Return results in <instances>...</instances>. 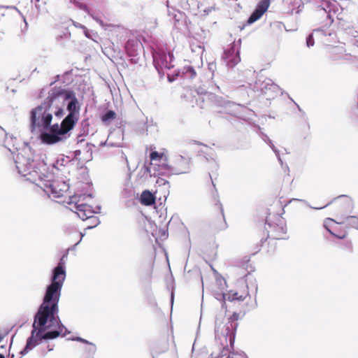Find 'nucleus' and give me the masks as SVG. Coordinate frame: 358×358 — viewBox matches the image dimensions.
Returning <instances> with one entry per match:
<instances>
[{"mask_svg":"<svg viewBox=\"0 0 358 358\" xmlns=\"http://www.w3.org/2000/svg\"><path fill=\"white\" fill-rule=\"evenodd\" d=\"M331 221H334V220L331 218H327L324 223V227L330 234H334V233L329 229V227H327V222Z\"/></svg>","mask_w":358,"mask_h":358,"instance_id":"35","label":"nucleus"},{"mask_svg":"<svg viewBox=\"0 0 358 358\" xmlns=\"http://www.w3.org/2000/svg\"><path fill=\"white\" fill-rule=\"evenodd\" d=\"M262 139L264 140V142H266L267 144L269 142V141H271V139L268 138V136L266 134H263L262 136Z\"/></svg>","mask_w":358,"mask_h":358,"instance_id":"39","label":"nucleus"},{"mask_svg":"<svg viewBox=\"0 0 358 358\" xmlns=\"http://www.w3.org/2000/svg\"><path fill=\"white\" fill-rule=\"evenodd\" d=\"M194 143L199 144V145H203L202 143L197 142L196 141H192Z\"/></svg>","mask_w":358,"mask_h":358,"instance_id":"52","label":"nucleus"},{"mask_svg":"<svg viewBox=\"0 0 358 358\" xmlns=\"http://www.w3.org/2000/svg\"><path fill=\"white\" fill-rule=\"evenodd\" d=\"M215 68V64L214 63H210L209 64V69L210 71H212L213 72L214 71V69ZM212 76H213V73H212Z\"/></svg>","mask_w":358,"mask_h":358,"instance_id":"40","label":"nucleus"},{"mask_svg":"<svg viewBox=\"0 0 358 358\" xmlns=\"http://www.w3.org/2000/svg\"><path fill=\"white\" fill-rule=\"evenodd\" d=\"M213 9V7L208 8H206V9L203 10V12H204L206 15H208L209 13H210V12H211V10H212Z\"/></svg>","mask_w":358,"mask_h":358,"instance_id":"43","label":"nucleus"},{"mask_svg":"<svg viewBox=\"0 0 358 358\" xmlns=\"http://www.w3.org/2000/svg\"><path fill=\"white\" fill-rule=\"evenodd\" d=\"M58 187L62 196L64 195V193L66 192L69 189V185L66 184V182L64 181L62 182H59Z\"/></svg>","mask_w":358,"mask_h":358,"instance_id":"25","label":"nucleus"},{"mask_svg":"<svg viewBox=\"0 0 358 358\" xmlns=\"http://www.w3.org/2000/svg\"><path fill=\"white\" fill-rule=\"evenodd\" d=\"M9 8H12V9H15L17 10L16 7L15 6H9L8 7Z\"/></svg>","mask_w":358,"mask_h":358,"instance_id":"54","label":"nucleus"},{"mask_svg":"<svg viewBox=\"0 0 358 358\" xmlns=\"http://www.w3.org/2000/svg\"><path fill=\"white\" fill-rule=\"evenodd\" d=\"M143 48L141 42L136 38L128 39L125 44V50L129 57L137 56Z\"/></svg>","mask_w":358,"mask_h":358,"instance_id":"12","label":"nucleus"},{"mask_svg":"<svg viewBox=\"0 0 358 358\" xmlns=\"http://www.w3.org/2000/svg\"><path fill=\"white\" fill-rule=\"evenodd\" d=\"M71 340L72 341H80V342H82V343H84L85 344H88L90 343V342L81 337H75V338H71Z\"/></svg>","mask_w":358,"mask_h":358,"instance_id":"34","label":"nucleus"},{"mask_svg":"<svg viewBox=\"0 0 358 358\" xmlns=\"http://www.w3.org/2000/svg\"><path fill=\"white\" fill-rule=\"evenodd\" d=\"M156 183L158 184L159 186L166 185H169V184L168 180H164V178H158L157 179Z\"/></svg>","mask_w":358,"mask_h":358,"instance_id":"31","label":"nucleus"},{"mask_svg":"<svg viewBox=\"0 0 358 358\" xmlns=\"http://www.w3.org/2000/svg\"><path fill=\"white\" fill-rule=\"evenodd\" d=\"M0 129H1L2 131L5 132V131L3 129V128H2L1 127H0Z\"/></svg>","mask_w":358,"mask_h":358,"instance_id":"57","label":"nucleus"},{"mask_svg":"<svg viewBox=\"0 0 358 358\" xmlns=\"http://www.w3.org/2000/svg\"><path fill=\"white\" fill-rule=\"evenodd\" d=\"M226 299L229 301H232L234 300H238L242 301L245 299L243 296H238V292L234 291H229L226 296Z\"/></svg>","mask_w":358,"mask_h":358,"instance_id":"20","label":"nucleus"},{"mask_svg":"<svg viewBox=\"0 0 358 358\" xmlns=\"http://www.w3.org/2000/svg\"><path fill=\"white\" fill-rule=\"evenodd\" d=\"M73 24L76 27H80V28H82L83 29H86V27L84 26V25H82L78 22H73Z\"/></svg>","mask_w":358,"mask_h":358,"instance_id":"41","label":"nucleus"},{"mask_svg":"<svg viewBox=\"0 0 358 358\" xmlns=\"http://www.w3.org/2000/svg\"><path fill=\"white\" fill-rule=\"evenodd\" d=\"M337 199H344L345 200H346V201H348V198L345 195H341L338 196Z\"/></svg>","mask_w":358,"mask_h":358,"instance_id":"46","label":"nucleus"},{"mask_svg":"<svg viewBox=\"0 0 358 358\" xmlns=\"http://www.w3.org/2000/svg\"><path fill=\"white\" fill-rule=\"evenodd\" d=\"M116 117V113L111 110H107L101 117L103 122H106L114 120Z\"/></svg>","mask_w":358,"mask_h":358,"instance_id":"21","label":"nucleus"},{"mask_svg":"<svg viewBox=\"0 0 358 358\" xmlns=\"http://www.w3.org/2000/svg\"><path fill=\"white\" fill-rule=\"evenodd\" d=\"M80 109L74 91L52 87L44 101L30 110L29 130L46 145L65 141L79 120Z\"/></svg>","mask_w":358,"mask_h":358,"instance_id":"1","label":"nucleus"},{"mask_svg":"<svg viewBox=\"0 0 358 358\" xmlns=\"http://www.w3.org/2000/svg\"><path fill=\"white\" fill-rule=\"evenodd\" d=\"M99 145L101 147H103V146H106V145H108V146H110V147H120V143H117L110 142V141H108L107 140L106 141L101 142Z\"/></svg>","mask_w":358,"mask_h":358,"instance_id":"27","label":"nucleus"},{"mask_svg":"<svg viewBox=\"0 0 358 358\" xmlns=\"http://www.w3.org/2000/svg\"><path fill=\"white\" fill-rule=\"evenodd\" d=\"M168 79L169 82H173L175 80V78H171L169 76H168Z\"/></svg>","mask_w":358,"mask_h":358,"instance_id":"50","label":"nucleus"},{"mask_svg":"<svg viewBox=\"0 0 358 358\" xmlns=\"http://www.w3.org/2000/svg\"><path fill=\"white\" fill-rule=\"evenodd\" d=\"M90 358H92V357H90Z\"/></svg>","mask_w":358,"mask_h":358,"instance_id":"62","label":"nucleus"},{"mask_svg":"<svg viewBox=\"0 0 358 358\" xmlns=\"http://www.w3.org/2000/svg\"><path fill=\"white\" fill-rule=\"evenodd\" d=\"M5 148L12 155L15 154V150H17V153L16 156H13V159L18 173L26 177L27 180L31 182L40 186L38 181H43V177H46V164L38 157H35L29 148H24L18 152L15 148L12 149L6 145H5Z\"/></svg>","mask_w":358,"mask_h":358,"instance_id":"3","label":"nucleus"},{"mask_svg":"<svg viewBox=\"0 0 358 358\" xmlns=\"http://www.w3.org/2000/svg\"><path fill=\"white\" fill-rule=\"evenodd\" d=\"M89 15L90 17H92V19L94 20L96 22H98L100 25L103 26V20L97 15H96L93 11Z\"/></svg>","mask_w":358,"mask_h":358,"instance_id":"30","label":"nucleus"},{"mask_svg":"<svg viewBox=\"0 0 358 358\" xmlns=\"http://www.w3.org/2000/svg\"><path fill=\"white\" fill-rule=\"evenodd\" d=\"M88 345L90 346L87 347L85 350L90 354V357H92L96 351V348L95 345L93 344L92 343L90 342V343H88Z\"/></svg>","mask_w":358,"mask_h":358,"instance_id":"26","label":"nucleus"},{"mask_svg":"<svg viewBox=\"0 0 358 358\" xmlns=\"http://www.w3.org/2000/svg\"><path fill=\"white\" fill-rule=\"evenodd\" d=\"M3 340V336L0 335V342Z\"/></svg>","mask_w":358,"mask_h":358,"instance_id":"56","label":"nucleus"},{"mask_svg":"<svg viewBox=\"0 0 358 358\" xmlns=\"http://www.w3.org/2000/svg\"><path fill=\"white\" fill-rule=\"evenodd\" d=\"M315 41L313 34H309L306 38V45L310 48L314 45Z\"/></svg>","mask_w":358,"mask_h":358,"instance_id":"29","label":"nucleus"},{"mask_svg":"<svg viewBox=\"0 0 358 358\" xmlns=\"http://www.w3.org/2000/svg\"><path fill=\"white\" fill-rule=\"evenodd\" d=\"M275 155H276V157H277V158H278V162H279L281 164H282V159H281V157H280V156L279 150H278V154H275Z\"/></svg>","mask_w":358,"mask_h":358,"instance_id":"42","label":"nucleus"},{"mask_svg":"<svg viewBox=\"0 0 358 358\" xmlns=\"http://www.w3.org/2000/svg\"><path fill=\"white\" fill-rule=\"evenodd\" d=\"M179 6L183 10H189L194 14H196V11L199 8L196 0H179Z\"/></svg>","mask_w":358,"mask_h":358,"instance_id":"16","label":"nucleus"},{"mask_svg":"<svg viewBox=\"0 0 358 358\" xmlns=\"http://www.w3.org/2000/svg\"><path fill=\"white\" fill-rule=\"evenodd\" d=\"M0 358H5V356L2 354H0Z\"/></svg>","mask_w":358,"mask_h":358,"instance_id":"55","label":"nucleus"},{"mask_svg":"<svg viewBox=\"0 0 358 358\" xmlns=\"http://www.w3.org/2000/svg\"><path fill=\"white\" fill-rule=\"evenodd\" d=\"M176 76H181L184 79L193 80L196 77V73L192 66H185L179 70Z\"/></svg>","mask_w":358,"mask_h":358,"instance_id":"15","label":"nucleus"},{"mask_svg":"<svg viewBox=\"0 0 358 358\" xmlns=\"http://www.w3.org/2000/svg\"><path fill=\"white\" fill-rule=\"evenodd\" d=\"M52 350V349L51 348H49V351H51Z\"/></svg>","mask_w":358,"mask_h":358,"instance_id":"59","label":"nucleus"},{"mask_svg":"<svg viewBox=\"0 0 358 358\" xmlns=\"http://www.w3.org/2000/svg\"><path fill=\"white\" fill-rule=\"evenodd\" d=\"M141 203L145 206H151L155 201L154 194L149 190H144L141 195Z\"/></svg>","mask_w":358,"mask_h":358,"instance_id":"18","label":"nucleus"},{"mask_svg":"<svg viewBox=\"0 0 358 358\" xmlns=\"http://www.w3.org/2000/svg\"><path fill=\"white\" fill-rule=\"evenodd\" d=\"M277 222L271 223L268 219L266 220V229H268V236L274 239H284V235L287 232V228L285 220L279 217H276Z\"/></svg>","mask_w":358,"mask_h":358,"instance_id":"6","label":"nucleus"},{"mask_svg":"<svg viewBox=\"0 0 358 358\" xmlns=\"http://www.w3.org/2000/svg\"><path fill=\"white\" fill-rule=\"evenodd\" d=\"M234 328L231 323H228L225 325V331L227 336H229V342L231 345L234 344L235 336L231 333V330Z\"/></svg>","mask_w":358,"mask_h":358,"instance_id":"23","label":"nucleus"},{"mask_svg":"<svg viewBox=\"0 0 358 358\" xmlns=\"http://www.w3.org/2000/svg\"><path fill=\"white\" fill-rule=\"evenodd\" d=\"M326 7L324 6H322L320 10L321 11H324L325 13H330L331 11V9H330V6H329V3L328 2H326L325 3V5H324Z\"/></svg>","mask_w":358,"mask_h":358,"instance_id":"32","label":"nucleus"},{"mask_svg":"<svg viewBox=\"0 0 358 358\" xmlns=\"http://www.w3.org/2000/svg\"><path fill=\"white\" fill-rule=\"evenodd\" d=\"M80 8L87 13L88 15L91 14L92 12V10H91L85 4H80Z\"/></svg>","mask_w":358,"mask_h":358,"instance_id":"33","label":"nucleus"},{"mask_svg":"<svg viewBox=\"0 0 358 358\" xmlns=\"http://www.w3.org/2000/svg\"><path fill=\"white\" fill-rule=\"evenodd\" d=\"M268 145L271 147V148L273 150L275 154H278V149L275 147L274 144L273 143L272 141H269L268 143Z\"/></svg>","mask_w":358,"mask_h":358,"instance_id":"37","label":"nucleus"},{"mask_svg":"<svg viewBox=\"0 0 358 358\" xmlns=\"http://www.w3.org/2000/svg\"><path fill=\"white\" fill-rule=\"evenodd\" d=\"M171 303H173V292H171Z\"/></svg>","mask_w":358,"mask_h":358,"instance_id":"48","label":"nucleus"},{"mask_svg":"<svg viewBox=\"0 0 358 358\" xmlns=\"http://www.w3.org/2000/svg\"><path fill=\"white\" fill-rule=\"evenodd\" d=\"M270 0H261L257 5L255 10L252 13L247 20L248 24H252L266 13L270 5Z\"/></svg>","mask_w":358,"mask_h":358,"instance_id":"11","label":"nucleus"},{"mask_svg":"<svg viewBox=\"0 0 358 358\" xmlns=\"http://www.w3.org/2000/svg\"><path fill=\"white\" fill-rule=\"evenodd\" d=\"M210 90V87H206L205 85L203 86H200L198 89H197V93L199 94H207L208 93H214L215 92V91H219L220 90V87L216 85H213L210 87V91H209Z\"/></svg>","mask_w":358,"mask_h":358,"instance_id":"19","label":"nucleus"},{"mask_svg":"<svg viewBox=\"0 0 358 358\" xmlns=\"http://www.w3.org/2000/svg\"><path fill=\"white\" fill-rule=\"evenodd\" d=\"M153 64L158 73L160 74L164 69H170L173 67L171 64L173 59V55L166 52L162 49L153 50L152 51Z\"/></svg>","mask_w":358,"mask_h":358,"instance_id":"4","label":"nucleus"},{"mask_svg":"<svg viewBox=\"0 0 358 358\" xmlns=\"http://www.w3.org/2000/svg\"><path fill=\"white\" fill-rule=\"evenodd\" d=\"M65 278L66 269L60 266H55L52 269L50 284L47 286L43 302L34 317L31 336L27 338L24 349L20 351L22 356L33 350L43 340H52L71 333L57 315L58 303Z\"/></svg>","mask_w":358,"mask_h":358,"instance_id":"2","label":"nucleus"},{"mask_svg":"<svg viewBox=\"0 0 358 358\" xmlns=\"http://www.w3.org/2000/svg\"><path fill=\"white\" fill-rule=\"evenodd\" d=\"M67 259V253L62 255L61 257L58 264L57 266H60L61 268H65V264H66V259Z\"/></svg>","mask_w":358,"mask_h":358,"instance_id":"28","label":"nucleus"},{"mask_svg":"<svg viewBox=\"0 0 358 358\" xmlns=\"http://www.w3.org/2000/svg\"><path fill=\"white\" fill-rule=\"evenodd\" d=\"M339 224H345L348 227L358 229V217L357 216H347L345 217H341L339 221L336 222Z\"/></svg>","mask_w":358,"mask_h":358,"instance_id":"17","label":"nucleus"},{"mask_svg":"<svg viewBox=\"0 0 358 358\" xmlns=\"http://www.w3.org/2000/svg\"><path fill=\"white\" fill-rule=\"evenodd\" d=\"M216 283L219 287L220 292H215L214 296L216 299L222 301V307L224 308L225 306V300L227 296V294L224 293V290L227 285V282L222 277H218L216 278Z\"/></svg>","mask_w":358,"mask_h":358,"instance_id":"13","label":"nucleus"},{"mask_svg":"<svg viewBox=\"0 0 358 358\" xmlns=\"http://www.w3.org/2000/svg\"><path fill=\"white\" fill-rule=\"evenodd\" d=\"M168 8V15L172 17L173 20L174 27L177 29H182L187 26V17L186 15L178 10L174 8L170 9L169 1L166 2Z\"/></svg>","mask_w":358,"mask_h":358,"instance_id":"9","label":"nucleus"},{"mask_svg":"<svg viewBox=\"0 0 358 358\" xmlns=\"http://www.w3.org/2000/svg\"><path fill=\"white\" fill-rule=\"evenodd\" d=\"M144 167H145V171L151 176L152 173H151L150 167L148 166H145V165Z\"/></svg>","mask_w":358,"mask_h":358,"instance_id":"44","label":"nucleus"},{"mask_svg":"<svg viewBox=\"0 0 358 358\" xmlns=\"http://www.w3.org/2000/svg\"><path fill=\"white\" fill-rule=\"evenodd\" d=\"M222 59L226 65L231 68L235 66L241 61L239 50L235 43L231 44L230 47L224 50Z\"/></svg>","mask_w":358,"mask_h":358,"instance_id":"8","label":"nucleus"},{"mask_svg":"<svg viewBox=\"0 0 358 358\" xmlns=\"http://www.w3.org/2000/svg\"><path fill=\"white\" fill-rule=\"evenodd\" d=\"M255 88L259 90L262 94L267 96L268 99L274 98L279 92L280 87L270 78H265L261 81L259 80L255 85Z\"/></svg>","mask_w":358,"mask_h":358,"instance_id":"7","label":"nucleus"},{"mask_svg":"<svg viewBox=\"0 0 358 358\" xmlns=\"http://www.w3.org/2000/svg\"><path fill=\"white\" fill-rule=\"evenodd\" d=\"M74 154L76 157L79 156L81 154V151L80 150H76L74 151Z\"/></svg>","mask_w":358,"mask_h":358,"instance_id":"45","label":"nucleus"},{"mask_svg":"<svg viewBox=\"0 0 358 358\" xmlns=\"http://www.w3.org/2000/svg\"><path fill=\"white\" fill-rule=\"evenodd\" d=\"M89 222L87 228L92 229L96 227L100 224L99 218L96 216H94L93 214L90 216V217L87 220Z\"/></svg>","mask_w":358,"mask_h":358,"instance_id":"22","label":"nucleus"},{"mask_svg":"<svg viewBox=\"0 0 358 358\" xmlns=\"http://www.w3.org/2000/svg\"><path fill=\"white\" fill-rule=\"evenodd\" d=\"M96 210L95 212H97L96 213H99V210H101V206H96Z\"/></svg>","mask_w":358,"mask_h":358,"instance_id":"49","label":"nucleus"},{"mask_svg":"<svg viewBox=\"0 0 358 358\" xmlns=\"http://www.w3.org/2000/svg\"><path fill=\"white\" fill-rule=\"evenodd\" d=\"M233 317L235 319V320H237L238 319V315L236 313H234L233 315Z\"/></svg>","mask_w":358,"mask_h":358,"instance_id":"51","label":"nucleus"},{"mask_svg":"<svg viewBox=\"0 0 358 358\" xmlns=\"http://www.w3.org/2000/svg\"><path fill=\"white\" fill-rule=\"evenodd\" d=\"M223 106H224L225 108H230L231 106H236V105L234 103H232V102H230V101H224V103H223Z\"/></svg>","mask_w":358,"mask_h":358,"instance_id":"36","label":"nucleus"},{"mask_svg":"<svg viewBox=\"0 0 358 358\" xmlns=\"http://www.w3.org/2000/svg\"><path fill=\"white\" fill-rule=\"evenodd\" d=\"M44 179L43 181H38V183L40 184V187L44 188V190L48 193L51 194L55 198H60L62 197V194L59 191V188L58 187V182L52 181L49 178L50 176L46 174V177H43Z\"/></svg>","mask_w":358,"mask_h":358,"instance_id":"10","label":"nucleus"},{"mask_svg":"<svg viewBox=\"0 0 358 358\" xmlns=\"http://www.w3.org/2000/svg\"><path fill=\"white\" fill-rule=\"evenodd\" d=\"M54 83L55 82H52L50 85L52 86Z\"/></svg>","mask_w":358,"mask_h":358,"instance_id":"58","label":"nucleus"},{"mask_svg":"<svg viewBox=\"0 0 358 358\" xmlns=\"http://www.w3.org/2000/svg\"><path fill=\"white\" fill-rule=\"evenodd\" d=\"M208 358H213V357H212V356H210Z\"/></svg>","mask_w":358,"mask_h":358,"instance_id":"60","label":"nucleus"},{"mask_svg":"<svg viewBox=\"0 0 358 358\" xmlns=\"http://www.w3.org/2000/svg\"><path fill=\"white\" fill-rule=\"evenodd\" d=\"M77 215L83 220H87L90 216L94 213H96L94 210H91V206L86 204H79L76 206Z\"/></svg>","mask_w":358,"mask_h":358,"instance_id":"14","label":"nucleus"},{"mask_svg":"<svg viewBox=\"0 0 358 358\" xmlns=\"http://www.w3.org/2000/svg\"><path fill=\"white\" fill-rule=\"evenodd\" d=\"M190 162L191 159L189 157H185L180 155L175 157L174 166L162 164L161 167L172 174H184L190 171Z\"/></svg>","mask_w":358,"mask_h":358,"instance_id":"5","label":"nucleus"},{"mask_svg":"<svg viewBox=\"0 0 358 358\" xmlns=\"http://www.w3.org/2000/svg\"><path fill=\"white\" fill-rule=\"evenodd\" d=\"M122 155H124V158L127 164H128V159H127V157L124 155V153H122Z\"/></svg>","mask_w":358,"mask_h":358,"instance_id":"53","label":"nucleus"},{"mask_svg":"<svg viewBox=\"0 0 358 358\" xmlns=\"http://www.w3.org/2000/svg\"><path fill=\"white\" fill-rule=\"evenodd\" d=\"M40 0H36V1L38 2Z\"/></svg>","mask_w":358,"mask_h":358,"instance_id":"61","label":"nucleus"},{"mask_svg":"<svg viewBox=\"0 0 358 358\" xmlns=\"http://www.w3.org/2000/svg\"><path fill=\"white\" fill-rule=\"evenodd\" d=\"M162 156H163L162 154H159L157 151H152L150 154V158L151 161L160 160L162 159Z\"/></svg>","mask_w":358,"mask_h":358,"instance_id":"24","label":"nucleus"},{"mask_svg":"<svg viewBox=\"0 0 358 358\" xmlns=\"http://www.w3.org/2000/svg\"><path fill=\"white\" fill-rule=\"evenodd\" d=\"M87 148H88V149H87V152H90V157H92V150L91 147H92V146L94 147V145H92V144H91V143H87Z\"/></svg>","mask_w":358,"mask_h":358,"instance_id":"38","label":"nucleus"},{"mask_svg":"<svg viewBox=\"0 0 358 358\" xmlns=\"http://www.w3.org/2000/svg\"><path fill=\"white\" fill-rule=\"evenodd\" d=\"M331 203H332V201H330V202H329L327 204H326V205H325L324 206H323V207L314 208H315V209H322V208H325V207L328 206L329 205H330Z\"/></svg>","mask_w":358,"mask_h":358,"instance_id":"47","label":"nucleus"}]
</instances>
